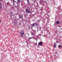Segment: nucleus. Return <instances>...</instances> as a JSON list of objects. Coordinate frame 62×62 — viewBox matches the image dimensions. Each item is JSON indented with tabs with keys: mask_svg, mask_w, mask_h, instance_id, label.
<instances>
[{
	"mask_svg": "<svg viewBox=\"0 0 62 62\" xmlns=\"http://www.w3.org/2000/svg\"><path fill=\"white\" fill-rule=\"evenodd\" d=\"M20 33L21 34V37H23V35H24V31H21V32H20Z\"/></svg>",
	"mask_w": 62,
	"mask_h": 62,
	"instance_id": "nucleus-1",
	"label": "nucleus"
},
{
	"mask_svg": "<svg viewBox=\"0 0 62 62\" xmlns=\"http://www.w3.org/2000/svg\"><path fill=\"white\" fill-rule=\"evenodd\" d=\"M26 12H27V13H30V11L28 9H27L26 10Z\"/></svg>",
	"mask_w": 62,
	"mask_h": 62,
	"instance_id": "nucleus-2",
	"label": "nucleus"
},
{
	"mask_svg": "<svg viewBox=\"0 0 62 62\" xmlns=\"http://www.w3.org/2000/svg\"><path fill=\"white\" fill-rule=\"evenodd\" d=\"M37 24L36 23H34L32 24V26H37Z\"/></svg>",
	"mask_w": 62,
	"mask_h": 62,
	"instance_id": "nucleus-3",
	"label": "nucleus"
},
{
	"mask_svg": "<svg viewBox=\"0 0 62 62\" xmlns=\"http://www.w3.org/2000/svg\"><path fill=\"white\" fill-rule=\"evenodd\" d=\"M42 44H43V43L42 42H40L39 43V45L40 46L41 45H42Z\"/></svg>",
	"mask_w": 62,
	"mask_h": 62,
	"instance_id": "nucleus-4",
	"label": "nucleus"
},
{
	"mask_svg": "<svg viewBox=\"0 0 62 62\" xmlns=\"http://www.w3.org/2000/svg\"><path fill=\"white\" fill-rule=\"evenodd\" d=\"M56 23L57 24H60V22H59V21H56Z\"/></svg>",
	"mask_w": 62,
	"mask_h": 62,
	"instance_id": "nucleus-5",
	"label": "nucleus"
},
{
	"mask_svg": "<svg viewBox=\"0 0 62 62\" xmlns=\"http://www.w3.org/2000/svg\"><path fill=\"white\" fill-rule=\"evenodd\" d=\"M58 47L60 49V48H61V47H62V46L61 45H59L58 46Z\"/></svg>",
	"mask_w": 62,
	"mask_h": 62,
	"instance_id": "nucleus-6",
	"label": "nucleus"
},
{
	"mask_svg": "<svg viewBox=\"0 0 62 62\" xmlns=\"http://www.w3.org/2000/svg\"><path fill=\"white\" fill-rule=\"evenodd\" d=\"M2 4H1V3H0V9H1L2 8Z\"/></svg>",
	"mask_w": 62,
	"mask_h": 62,
	"instance_id": "nucleus-7",
	"label": "nucleus"
},
{
	"mask_svg": "<svg viewBox=\"0 0 62 62\" xmlns=\"http://www.w3.org/2000/svg\"><path fill=\"white\" fill-rule=\"evenodd\" d=\"M57 45L56 44H54V47H56V46Z\"/></svg>",
	"mask_w": 62,
	"mask_h": 62,
	"instance_id": "nucleus-8",
	"label": "nucleus"
},
{
	"mask_svg": "<svg viewBox=\"0 0 62 62\" xmlns=\"http://www.w3.org/2000/svg\"><path fill=\"white\" fill-rule=\"evenodd\" d=\"M33 38H34V37H32L31 38H29V39H32Z\"/></svg>",
	"mask_w": 62,
	"mask_h": 62,
	"instance_id": "nucleus-9",
	"label": "nucleus"
},
{
	"mask_svg": "<svg viewBox=\"0 0 62 62\" xmlns=\"http://www.w3.org/2000/svg\"><path fill=\"white\" fill-rule=\"evenodd\" d=\"M13 2L14 4V3H15V1L14 0H13Z\"/></svg>",
	"mask_w": 62,
	"mask_h": 62,
	"instance_id": "nucleus-10",
	"label": "nucleus"
},
{
	"mask_svg": "<svg viewBox=\"0 0 62 62\" xmlns=\"http://www.w3.org/2000/svg\"><path fill=\"white\" fill-rule=\"evenodd\" d=\"M17 2H19V3H20V0H18Z\"/></svg>",
	"mask_w": 62,
	"mask_h": 62,
	"instance_id": "nucleus-11",
	"label": "nucleus"
},
{
	"mask_svg": "<svg viewBox=\"0 0 62 62\" xmlns=\"http://www.w3.org/2000/svg\"><path fill=\"white\" fill-rule=\"evenodd\" d=\"M9 2H8L7 3V4L8 5H9Z\"/></svg>",
	"mask_w": 62,
	"mask_h": 62,
	"instance_id": "nucleus-12",
	"label": "nucleus"
},
{
	"mask_svg": "<svg viewBox=\"0 0 62 62\" xmlns=\"http://www.w3.org/2000/svg\"><path fill=\"white\" fill-rule=\"evenodd\" d=\"M34 44L35 45H37V44L36 43H35Z\"/></svg>",
	"mask_w": 62,
	"mask_h": 62,
	"instance_id": "nucleus-13",
	"label": "nucleus"
},
{
	"mask_svg": "<svg viewBox=\"0 0 62 62\" xmlns=\"http://www.w3.org/2000/svg\"><path fill=\"white\" fill-rule=\"evenodd\" d=\"M32 34L33 36H34V33H33L32 32Z\"/></svg>",
	"mask_w": 62,
	"mask_h": 62,
	"instance_id": "nucleus-14",
	"label": "nucleus"
},
{
	"mask_svg": "<svg viewBox=\"0 0 62 62\" xmlns=\"http://www.w3.org/2000/svg\"><path fill=\"white\" fill-rule=\"evenodd\" d=\"M27 2H28V3H29V0H27Z\"/></svg>",
	"mask_w": 62,
	"mask_h": 62,
	"instance_id": "nucleus-15",
	"label": "nucleus"
},
{
	"mask_svg": "<svg viewBox=\"0 0 62 62\" xmlns=\"http://www.w3.org/2000/svg\"><path fill=\"white\" fill-rule=\"evenodd\" d=\"M19 18H22V17H20V16L19 17Z\"/></svg>",
	"mask_w": 62,
	"mask_h": 62,
	"instance_id": "nucleus-16",
	"label": "nucleus"
},
{
	"mask_svg": "<svg viewBox=\"0 0 62 62\" xmlns=\"http://www.w3.org/2000/svg\"><path fill=\"white\" fill-rule=\"evenodd\" d=\"M0 22H1V20L0 19Z\"/></svg>",
	"mask_w": 62,
	"mask_h": 62,
	"instance_id": "nucleus-17",
	"label": "nucleus"
},
{
	"mask_svg": "<svg viewBox=\"0 0 62 62\" xmlns=\"http://www.w3.org/2000/svg\"><path fill=\"white\" fill-rule=\"evenodd\" d=\"M0 0V1H2V0Z\"/></svg>",
	"mask_w": 62,
	"mask_h": 62,
	"instance_id": "nucleus-18",
	"label": "nucleus"
},
{
	"mask_svg": "<svg viewBox=\"0 0 62 62\" xmlns=\"http://www.w3.org/2000/svg\"><path fill=\"white\" fill-rule=\"evenodd\" d=\"M20 24H19V25H20Z\"/></svg>",
	"mask_w": 62,
	"mask_h": 62,
	"instance_id": "nucleus-19",
	"label": "nucleus"
},
{
	"mask_svg": "<svg viewBox=\"0 0 62 62\" xmlns=\"http://www.w3.org/2000/svg\"><path fill=\"white\" fill-rule=\"evenodd\" d=\"M20 24H19V25H20Z\"/></svg>",
	"mask_w": 62,
	"mask_h": 62,
	"instance_id": "nucleus-20",
	"label": "nucleus"
}]
</instances>
